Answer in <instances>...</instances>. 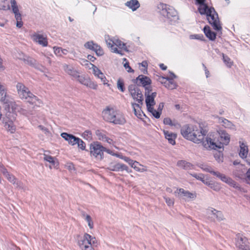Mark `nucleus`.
Here are the masks:
<instances>
[{"label":"nucleus","instance_id":"obj_1","mask_svg":"<svg viewBox=\"0 0 250 250\" xmlns=\"http://www.w3.org/2000/svg\"><path fill=\"white\" fill-rule=\"evenodd\" d=\"M181 133L185 139L196 144L202 143L203 145L204 138L207 135V131L200 125H186L181 128Z\"/></svg>","mask_w":250,"mask_h":250},{"label":"nucleus","instance_id":"obj_2","mask_svg":"<svg viewBox=\"0 0 250 250\" xmlns=\"http://www.w3.org/2000/svg\"><path fill=\"white\" fill-rule=\"evenodd\" d=\"M16 87L19 97L21 99L25 100L36 106L40 107L43 104L41 100L31 93L28 88L23 83H18Z\"/></svg>","mask_w":250,"mask_h":250},{"label":"nucleus","instance_id":"obj_3","mask_svg":"<svg viewBox=\"0 0 250 250\" xmlns=\"http://www.w3.org/2000/svg\"><path fill=\"white\" fill-rule=\"evenodd\" d=\"M200 8V13L206 15L207 19L213 28L216 31H221L222 26L219 19L217 13L213 7H209L208 5H203Z\"/></svg>","mask_w":250,"mask_h":250},{"label":"nucleus","instance_id":"obj_4","mask_svg":"<svg viewBox=\"0 0 250 250\" xmlns=\"http://www.w3.org/2000/svg\"><path fill=\"white\" fill-rule=\"evenodd\" d=\"M220 138V142H215L210 137H207L206 141L203 142V146L206 149L221 148L223 145H227L230 141L229 135L225 130H220L217 132Z\"/></svg>","mask_w":250,"mask_h":250},{"label":"nucleus","instance_id":"obj_5","mask_svg":"<svg viewBox=\"0 0 250 250\" xmlns=\"http://www.w3.org/2000/svg\"><path fill=\"white\" fill-rule=\"evenodd\" d=\"M77 243L81 250H94L93 247L97 244V241L95 237L85 233Z\"/></svg>","mask_w":250,"mask_h":250},{"label":"nucleus","instance_id":"obj_6","mask_svg":"<svg viewBox=\"0 0 250 250\" xmlns=\"http://www.w3.org/2000/svg\"><path fill=\"white\" fill-rule=\"evenodd\" d=\"M158 8L162 15L170 21H175L178 19L177 12L173 7L166 4L160 3L158 5Z\"/></svg>","mask_w":250,"mask_h":250},{"label":"nucleus","instance_id":"obj_7","mask_svg":"<svg viewBox=\"0 0 250 250\" xmlns=\"http://www.w3.org/2000/svg\"><path fill=\"white\" fill-rule=\"evenodd\" d=\"M104 147L99 142H94L90 145L91 155L98 160H101L104 158Z\"/></svg>","mask_w":250,"mask_h":250},{"label":"nucleus","instance_id":"obj_8","mask_svg":"<svg viewBox=\"0 0 250 250\" xmlns=\"http://www.w3.org/2000/svg\"><path fill=\"white\" fill-rule=\"evenodd\" d=\"M174 194L175 196L181 198L186 201L194 200L197 197V193L195 191L191 192L183 188H178Z\"/></svg>","mask_w":250,"mask_h":250},{"label":"nucleus","instance_id":"obj_9","mask_svg":"<svg viewBox=\"0 0 250 250\" xmlns=\"http://www.w3.org/2000/svg\"><path fill=\"white\" fill-rule=\"evenodd\" d=\"M128 91L134 100H136L138 104H143V95L137 85L135 84L130 85L128 86Z\"/></svg>","mask_w":250,"mask_h":250},{"label":"nucleus","instance_id":"obj_10","mask_svg":"<svg viewBox=\"0 0 250 250\" xmlns=\"http://www.w3.org/2000/svg\"><path fill=\"white\" fill-rule=\"evenodd\" d=\"M152 91V87H149L146 88V91H145V94L146 97V103L147 108L153 107L155 104V102L154 99L156 96V92H152L150 94Z\"/></svg>","mask_w":250,"mask_h":250},{"label":"nucleus","instance_id":"obj_11","mask_svg":"<svg viewBox=\"0 0 250 250\" xmlns=\"http://www.w3.org/2000/svg\"><path fill=\"white\" fill-rule=\"evenodd\" d=\"M248 239L243 235L237 236L236 245L239 250H250Z\"/></svg>","mask_w":250,"mask_h":250},{"label":"nucleus","instance_id":"obj_12","mask_svg":"<svg viewBox=\"0 0 250 250\" xmlns=\"http://www.w3.org/2000/svg\"><path fill=\"white\" fill-rule=\"evenodd\" d=\"M31 39L34 42L43 47L47 46L48 45L47 37L43 34L35 32L31 35Z\"/></svg>","mask_w":250,"mask_h":250},{"label":"nucleus","instance_id":"obj_13","mask_svg":"<svg viewBox=\"0 0 250 250\" xmlns=\"http://www.w3.org/2000/svg\"><path fill=\"white\" fill-rule=\"evenodd\" d=\"M134 82L137 83L138 85H142L145 88V91H146V88L149 87H152L150 86L151 83V79L147 76L140 75L135 80Z\"/></svg>","mask_w":250,"mask_h":250},{"label":"nucleus","instance_id":"obj_14","mask_svg":"<svg viewBox=\"0 0 250 250\" xmlns=\"http://www.w3.org/2000/svg\"><path fill=\"white\" fill-rule=\"evenodd\" d=\"M75 79H77L80 83L83 84L88 87L93 89H96L97 88L98 85L97 84L92 82L89 78H85L83 76H81L80 75V74H79L78 76Z\"/></svg>","mask_w":250,"mask_h":250},{"label":"nucleus","instance_id":"obj_15","mask_svg":"<svg viewBox=\"0 0 250 250\" xmlns=\"http://www.w3.org/2000/svg\"><path fill=\"white\" fill-rule=\"evenodd\" d=\"M15 119L14 117L11 119L8 116L3 118L2 119V123L4 124L5 129L11 133H13L16 131V125L14 124Z\"/></svg>","mask_w":250,"mask_h":250},{"label":"nucleus","instance_id":"obj_16","mask_svg":"<svg viewBox=\"0 0 250 250\" xmlns=\"http://www.w3.org/2000/svg\"><path fill=\"white\" fill-rule=\"evenodd\" d=\"M84 46L85 48L94 51L98 56H102L104 54V51L102 48L92 41L86 42Z\"/></svg>","mask_w":250,"mask_h":250},{"label":"nucleus","instance_id":"obj_17","mask_svg":"<svg viewBox=\"0 0 250 250\" xmlns=\"http://www.w3.org/2000/svg\"><path fill=\"white\" fill-rule=\"evenodd\" d=\"M207 213L209 217L216 219L218 221H222L224 219V216L221 211L216 210L214 208L208 209Z\"/></svg>","mask_w":250,"mask_h":250},{"label":"nucleus","instance_id":"obj_18","mask_svg":"<svg viewBox=\"0 0 250 250\" xmlns=\"http://www.w3.org/2000/svg\"><path fill=\"white\" fill-rule=\"evenodd\" d=\"M5 177L16 187L24 190L26 189V187L23 184L21 181H19L13 174L9 173Z\"/></svg>","mask_w":250,"mask_h":250},{"label":"nucleus","instance_id":"obj_19","mask_svg":"<svg viewBox=\"0 0 250 250\" xmlns=\"http://www.w3.org/2000/svg\"><path fill=\"white\" fill-rule=\"evenodd\" d=\"M116 110L113 108H107L103 111V117L104 119L110 123H112L113 117L116 114Z\"/></svg>","mask_w":250,"mask_h":250},{"label":"nucleus","instance_id":"obj_20","mask_svg":"<svg viewBox=\"0 0 250 250\" xmlns=\"http://www.w3.org/2000/svg\"><path fill=\"white\" fill-rule=\"evenodd\" d=\"M62 68L66 74L74 79L80 74L79 71L75 69L73 66L67 64H63L62 65Z\"/></svg>","mask_w":250,"mask_h":250},{"label":"nucleus","instance_id":"obj_21","mask_svg":"<svg viewBox=\"0 0 250 250\" xmlns=\"http://www.w3.org/2000/svg\"><path fill=\"white\" fill-rule=\"evenodd\" d=\"M241 173H237V176L242 179L245 180L246 183H250V168L247 169L243 165H241Z\"/></svg>","mask_w":250,"mask_h":250},{"label":"nucleus","instance_id":"obj_22","mask_svg":"<svg viewBox=\"0 0 250 250\" xmlns=\"http://www.w3.org/2000/svg\"><path fill=\"white\" fill-rule=\"evenodd\" d=\"M108 169L113 171H123L127 170V166L124 164L111 163L109 165Z\"/></svg>","mask_w":250,"mask_h":250},{"label":"nucleus","instance_id":"obj_23","mask_svg":"<svg viewBox=\"0 0 250 250\" xmlns=\"http://www.w3.org/2000/svg\"><path fill=\"white\" fill-rule=\"evenodd\" d=\"M61 136L72 146L76 145L78 140H79V138L76 137L72 134H68L65 132L61 133Z\"/></svg>","mask_w":250,"mask_h":250},{"label":"nucleus","instance_id":"obj_24","mask_svg":"<svg viewBox=\"0 0 250 250\" xmlns=\"http://www.w3.org/2000/svg\"><path fill=\"white\" fill-rule=\"evenodd\" d=\"M113 117L112 123L114 124L123 125L125 123V120L124 116L118 111H116V114Z\"/></svg>","mask_w":250,"mask_h":250},{"label":"nucleus","instance_id":"obj_25","mask_svg":"<svg viewBox=\"0 0 250 250\" xmlns=\"http://www.w3.org/2000/svg\"><path fill=\"white\" fill-rule=\"evenodd\" d=\"M219 123L226 128H229L233 130H235V125L223 117L219 118Z\"/></svg>","mask_w":250,"mask_h":250},{"label":"nucleus","instance_id":"obj_26","mask_svg":"<svg viewBox=\"0 0 250 250\" xmlns=\"http://www.w3.org/2000/svg\"><path fill=\"white\" fill-rule=\"evenodd\" d=\"M44 157L43 160L46 162H49L51 165L49 166V168H52V167H56L58 166V162L56 160V159L51 156L48 155L47 154H43Z\"/></svg>","mask_w":250,"mask_h":250},{"label":"nucleus","instance_id":"obj_27","mask_svg":"<svg viewBox=\"0 0 250 250\" xmlns=\"http://www.w3.org/2000/svg\"><path fill=\"white\" fill-rule=\"evenodd\" d=\"M164 133L165 134V138L168 140L169 143L172 145L175 144V140L177 137L176 134L167 130H164Z\"/></svg>","mask_w":250,"mask_h":250},{"label":"nucleus","instance_id":"obj_28","mask_svg":"<svg viewBox=\"0 0 250 250\" xmlns=\"http://www.w3.org/2000/svg\"><path fill=\"white\" fill-rule=\"evenodd\" d=\"M204 32L206 37L211 41H214L216 39V34L215 32L212 31L209 26L206 25L204 28Z\"/></svg>","mask_w":250,"mask_h":250},{"label":"nucleus","instance_id":"obj_29","mask_svg":"<svg viewBox=\"0 0 250 250\" xmlns=\"http://www.w3.org/2000/svg\"><path fill=\"white\" fill-rule=\"evenodd\" d=\"M248 147L244 143H242L240 145L239 156L242 159H245L248 154Z\"/></svg>","mask_w":250,"mask_h":250},{"label":"nucleus","instance_id":"obj_30","mask_svg":"<svg viewBox=\"0 0 250 250\" xmlns=\"http://www.w3.org/2000/svg\"><path fill=\"white\" fill-rule=\"evenodd\" d=\"M125 5L131 9L133 11L136 10L140 6L137 0H130L127 1Z\"/></svg>","mask_w":250,"mask_h":250},{"label":"nucleus","instance_id":"obj_31","mask_svg":"<svg viewBox=\"0 0 250 250\" xmlns=\"http://www.w3.org/2000/svg\"><path fill=\"white\" fill-rule=\"evenodd\" d=\"M113 42H115V41H112V40H106L107 45L109 48H111L113 52L123 55L124 54L122 53V51L118 50L116 47H114V44Z\"/></svg>","mask_w":250,"mask_h":250},{"label":"nucleus","instance_id":"obj_32","mask_svg":"<svg viewBox=\"0 0 250 250\" xmlns=\"http://www.w3.org/2000/svg\"><path fill=\"white\" fill-rule=\"evenodd\" d=\"M177 166L179 167L186 170L191 169L192 167V165L185 160L178 161L177 163Z\"/></svg>","mask_w":250,"mask_h":250},{"label":"nucleus","instance_id":"obj_33","mask_svg":"<svg viewBox=\"0 0 250 250\" xmlns=\"http://www.w3.org/2000/svg\"><path fill=\"white\" fill-rule=\"evenodd\" d=\"M132 106L135 115L139 118H141L143 116V112L140 110V104L132 103Z\"/></svg>","mask_w":250,"mask_h":250},{"label":"nucleus","instance_id":"obj_34","mask_svg":"<svg viewBox=\"0 0 250 250\" xmlns=\"http://www.w3.org/2000/svg\"><path fill=\"white\" fill-rule=\"evenodd\" d=\"M82 217L85 219V220L87 222L88 226L90 229H92L93 228V222L92 220L91 217L90 215L85 213V212L83 211L82 213Z\"/></svg>","mask_w":250,"mask_h":250},{"label":"nucleus","instance_id":"obj_35","mask_svg":"<svg viewBox=\"0 0 250 250\" xmlns=\"http://www.w3.org/2000/svg\"><path fill=\"white\" fill-rule=\"evenodd\" d=\"M11 8L13 12L15 15L17 14H21L19 12V8L16 0H10Z\"/></svg>","mask_w":250,"mask_h":250},{"label":"nucleus","instance_id":"obj_36","mask_svg":"<svg viewBox=\"0 0 250 250\" xmlns=\"http://www.w3.org/2000/svg\"><path fill=\"white\" fill-rule=\"evenodd\" d=\"M54 53L56 55L61 56L62 54H67L68 51L66 49H62L61 47H53Z\"/></svg>","mask_w":250,"mask_h":250},{"label":"nucleus","instance_id":"obj_37","mask_svg":"<svg viewBox=\"0 0 250 250\" xmlns=\"http://www.w3.org/2000/svg\"><path fill=\"white\" fill-rule=\"evenodd\" d=\"M96 135L98 140L104 142L107 138L105 132L104 131L97 130L96 131Z\"/></svg>","mask_w":250,"mask_h":250},{"label":"nucleus","instance_id":"obj_38","mask_svg":"<svg viewBox=\"0 0 250 250\" xmlns=\"http://www.w3.org/2000/svg\"><path fill=\"white\" fill-rule=\"evenodd\" d=\"M115 45L117 47H119V50H124L125 51H127V48L125 45V44L122 41L116 40H115V42H113Z\"/></svg>","mask_w":250,"mask_h":250},{"label":"nucleus","instance_id":"obj_39","mask_svg":"<svg viewBox=\"0 0 250 250\" xmlns=\"http://www.w3.org/2000/svg\"><path fill=\"white\" fill-rule=\"evenodd\" d=\"M165 84V86L169 89H173L176 87V84L173 80H167Z\"/></svg>","mask_w":250,"mask_h":250},{"label":"nucleus","instance_id":"obj_40","mask_svg":"<svg viewBox=\"0 0 250 250\" xmlns=\"http://www.w3.org/2000/svg\"><path fill=\"white\" fill-rule=\"evenodd\" d=\"M132 167L136 171L138 172H143L146 171V167L140 164L139 162L138 165L134 164Z\"/></svg>","mask_w":250,"mask_h":250},{"label":"nucleus","instance_id":"obj_41","mask_svg":"<svg viewBox=\"0 0 250 250\" xmlns=\"http://www.w3.org/2000/svg\"><path fill=\"white\" fill-rule=\"evenodd\" d=\"M147 109V110L150 112L155 118L159 119L162 113H161L158 110H156L154 109L153 106Z\"/></svg>","mask_w":250,"mask_h":250},{"label":"nucleus","instance_id":"obj_42","mask_svg":"<svg viewBox=\"0 0 250 250\" xmlns=\"http://www.w3.org/2000/svg\"><path fill=\"white\" fill-rule=\"evenodd\" d=\"M23 61L25 63L34 67H35L37 64L36 61L30 57H27L24 59Z\"/></svg>","mask_w":250,"mask_h":250},{"label":"nucleus","instance_id":"obj_43","mask_svg":"<svg viewBox=\"0 0 250 250\" xmlns=\"http://www.w3.org/2000/svg\"><path fill=\"white\" fill-rule=\"evenodd\" d=\"M222 56L224 62L228 67H230L233 65V62L228 56L225 55L224 54H222Z\"/></svg>","mask_w":250,"mask_h":250},{"label":"nucleus","instance_id":"obj_44","mask_svg":"<svg viewBox=\"0 0 250 250\" xmlns=\"http://www.w3.org/2000/svg\"><path fill=\"white\" fill-rule=\"evenodd\" d=\"M121 159L124 160L125 162H127L131 167L135 164L138 165V162L136 161H133L131 160L129 157L126 156H122L120 157Z\"/></svg>","mask_w":250,"mask_h":250},{"label":"nucleus","instance_id":"obj_45","mask_svg":"<svg viewBox=\"0 0 250 250\" xmlns=\"http://www.w3.org/2000/svg\"><path fill=\"white\" fill-rule=\"evenodd\" d=\"M214 175L217 176L219 178H220L223 182L227 183V181L229 179V177H227L224 174H223L218 171L216 172H214Z\"/></svg>","mask_w":250,"mask_h":250},{"label":"nucleus","instance_id":"obj_46","mask_svg":"<svg viewBox=\"0 0 250 250\" xmlns=\"http://www.w3.org/2000/svg\"><path fill=\"white\" fill-rule=\"evenodd\" d=\"M15 19L17 21L16 26L18 28H21L23 25V23L21 21V14H17L15 16Z\"/></svg>","mask_w":250,"mask_h":250},{"label":"nucleus","instance_id":"obj_47","mask_svg":"<svg viewBox=\"0 0 250 250\" xmlns=\"http://www.w3.org/2000/svg\"><path fill=\"white\" fill-rule=\"evenodd\" d=\"M90 65L92 66L91 68H92L93 74L95 76L98 77L102 73V71L95 65L92 63H90Z\"/></svg>","mask_w":250,"mask_h":250},{"label":"nucleus","instance_id":"obj_48","mask_svg":"<svg viewBox=\"0 0 250 250\" xmlns=\"http://www.w3.org/2000/svg\"><path fill=\"white\" fill-rule=\"evenodd\" d=\"M82 137L87 140H90L92 139V135L90 131L86 130L82 134Z\"/></svg>","mask_w":250,"mask_h":250},{"label":"nucleus","instance_id":"obj_49","mask_svg":"<svg viewBox=\"0 0 250 250\" xmlns=\"http://www.w3.org/2000/svg\"><path fill=\"white\" fill-rule=\"evenodd\" d=\"M210 188L216 191H219L221 188V187L219 183L213 182L210 185Z\"/></svg>","mask_w":250,"mask_h":250},{"label":"nucleus","instance_id":"obj_50","mask_svg":"<svg viewBox=\"0 0 250 250\" xmlns=\"http://www.w3.org/2000/svg\"><path fill=\"white\" fill-rule=\"evenodd\" d=\"M190 175H191L192 177L195 178L197 180H200L202 182L203 181V179H205V176L202 173H190Z\"/></svg>","mask_w":250,"mask_h":250},{"label":"nucleus","instance_id":"obj_51","mask_svg":"<svg viewBox=\"0 0 250 250\" xmlns=\"http://www.w3.org/2000/svg\"><path fill=\"white\" fill-rule=\"evenodd\" d=\"M117 88L122 92H124L125 90L124 82L121 79L117 81Z\"/></svg>","mask_w":250,"mask_h":250},{"label":"nucleus","instance_id":"obj_52","mask_svg":"<svg viewBox=\"0 0 250 250\" xmlns=\"http://www.w3.org/2000/svg\"><path fill=\"white\" fill-rule=\"evenodd\" d=\"M76 144H77L78 147L80 149H82L83 150H85V143L82 140H81L79 138V140H78Z\"/></svg>","mask_w":250,"mask_h":250},{"label":"nucleus","instance_id":"obj_53","mask_svg":"<svg viewBox=\"0 0 250 250\" xmlns=\"http://www.w3.org/2000/svg\"><path fill=\"white\" fill-rule=\"evenodd\" d=\"M164 198L168 206L171 207L174 205V201L173 199H171L165 196L164 197Z\"/></svg>","mask_w":250,"mask_h":250},{"label":"nucleus","instance_id":"obj_54","mask_svg":"<svg viewBox=\"0 0 250 250\" xmlns=\"http://www.w3.org/2000/svg\"><path fill=\"white\" fill-rule=\"evenodd\" d=\"M201 168L206 171L212 174L213 175H214V172H216V171L213 170L210 167L207 166H204L202 167H201Z\"/></svg>","mask_w":250,"mask_h":250},{"label":"nucleus","instance_id":"obj_55","mask_svg":"<svg viewBox=\"0 0 250 250\" xmlns=\"http://www.w3.org/2000/svg\"><path fill=\"white\" fill-rule=\"evenodd\" d=\"M226 183L235 188L238 187L236 182L230 178H229Z\"/></svg>","mask_w":250,"mask_h":250},{"label":"nucleus","instance_id":"obj_56","mask_svg":"<svg viewBox=\"0 0 250 250\" xmlns=\"http://www.w3.org/2000/svg\"><path fill=\"white\" fill-rule=\"evenodd\" d=\"M11 106L12 110L15 112H18L21 107V106L20 105L17 104L15 103H12L11 104Z\"/></svg>","mask_w":250,"mask_h":250},{"label":"nucleus","instance_id":"obj_57","mask_svg":"<svg viewBox=\"0 0 250 250\" xmlns=\"http://www.w3.org/2000/svg\"><path fill=\"white\" fill-rule=\"evenodd\" d=\"M38 128L42 130L46 135H49L50 134V132L47 128L44 127L42 125H40L38 126Z\"/></svg>","mask_w":250,"mask_h":250},{"label":"nucleus","instance_id":"obj_58","mask_svg":"<svg viewBox=\"0 0 250 250\" xmlns=\"http://www.w3.org/2000/svg\"><path fill=\"white\" fill-rule=\"evenodd\" d=\"M0 171L3 173V174L5 176H6L9 173V172H8L7 169L3 167V166L1 164H0Z\"/></svg>","mask_w":250,"mask_h":250},{"label":"nucleus","instance_id":"obj_59","mask_svg":"<svg viewBox=\"0 0 250 250\" xmlns=\"http://www.w3.org/2000/svg\"><path fill=\"white\" fill-rule=\"evenodd\" d=\"M98 78L101 79V82L103 83L104 84H107L106 83L107 80L103 73L100 75H99Z\"/></svg>","mask_w":250,"mask_h":250},{"label":"nucleus","instance_id":"obj_60","mask_svg":"<svg viewBox=\"0 0 250 250\" xmlns=\"http://www.w3.org/2000/svg\"><path fill=\"white\" fill-rule=\"evenodd\" d=\"M163 123L165 125H173V124L172 123L171 120L169 118H166L163 120Z\"/></svg>","mask_w":250,"mask_h":250},{"label":"nucleus","instance_id":"obj_61","mask_svg":"<svg viewBox=\"0 0 250 250\" xmlns=\"http://www.w3.org/2000/svg\"><path fill=\"white\" fill-rule=\"evenodd\" d=\"M205 0H196V2L199 4V7H198V11L200 12V8L203 5H207L206 4L204 3Z\"/></svg>","mask_w":250,"mask_h":250},{"label":"nucleus","instance_id":"obj_62","mask_svg":"<svg viewBox=\"0 0 250 250\" xmlns=\"http://www.w3.org/2000/svg\"><path fill=\"white\" fill-rule=\"evenodd\" d=\"M125 68L127 69L128 72H132L133 70L129 66L128 62H125L124 65Z\"/></svg>","mask_w":250,"mask_h":250},{"label":"nucleus","instance_id":"obj_63","mask_svg":"<svg viewBox=\"0 0 250 250\" xmlns=\"http://www.w3.org/2000/svg\"><path fill=\"white\" fill-rule=\"evenodd\" d=\"M65 167L66 168L69 169V170H72L74 169V165L71 163H67L65 165Z\"/></svg>","mask_w":250,"mask_h":250},{"label":"nucleus","instance_id":"obj_64","mask_svg":"<svg viewBox=\"0 0 250 250\" xmlns=\"http://www.w3.org/2000/svg\"><path fill=\"white\" fill-rule=\"evenodd\" d=\"M18 112L26 116H27L29 114L27 110L22 108L21 107H20Z\"/></svg>","mask_w":250,"mask_h":250}]
</instances>
